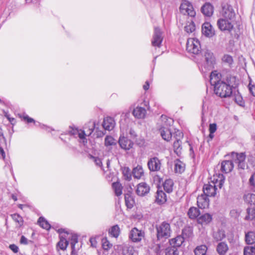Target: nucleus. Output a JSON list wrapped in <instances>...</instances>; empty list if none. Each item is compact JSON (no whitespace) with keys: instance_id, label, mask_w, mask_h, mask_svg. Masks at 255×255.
<instances>
[{"instance_id":"f257e3e1","label":"nucleus","mask_w":255,"mask_h":255,"mask_svg":"<svg viewBox=\"0 0 255 255\" xmlns=\"http://www.w3.org/2000/svg\"><path fill=\"white\" fill-rule=\"evenodd\" d=\"M210 82L216 96H239L240 93L235 87H231L221 80V74L217 71L210 74Z\"/></svg>"},{"instance_id":"f03ea898","label":"nucleus","mask_w":255,"mask_h":255,"mask_svg":"<svg viewBox=\"0 0 255 255\" xmlns=\"http://www.w3.org/2000/svg\"><path fill=\"white\" fill-rule=\"evenodd\" d=\"M225 182L223 175H219L218 179L214 178L213 181L204 185L203 190L204 194L210 197H214L217 194V187L221 188Z\"/></svg>"},{"instance_id":"7ed1b4c3","label":"nucleus","mask_w":255,"mask_h":255,"mask_svg":"<svg viewBox=\"0 0 255 255\" xmlns=\"http://www.w3.org/2000/svg\"><path fill=\"white\" fill-rule=\"evenodd\" d=\"M95 128V123H91L89 126L88 130L79 129L74 127H70L69 133L70 135L74 136L75 137H79V141L85 145L87 142L86 136L90 135L93 132Z\"/></svg>"},{"instance_id":"20e7f679","label":"nucleus","mask_w":255,"mask_h":255,"mask_svg":"<svg viewBox=\"0 0 255 255\" xmlns=\"http://www.w3.org/2000/svg\"><path fill=\"white\" fill-rule=\"evenodd\" d=\"M157 238L158 240L167 239L170 236L171 228L169 223L163 222L156 227Z\"/></svg>"},{"instance_id":"39448f33","label":"nucleus","mask_w":255,"mask_h":255,"mask_svg":"<svg viewBox=\"0 0 255 255\" xmlns=\"http://www.w3.org/2000/svg\"><path fill=\"white\" fill-rule=\"evenodd\" d=\"M179 10L184 15H187L191 17H194L196 15V12L192 4L186 0H182Z\"/></svg>"},{"instance_id":"423d86ee","label":"nucleus","mask_w":255,"mask_h":255,"mask_svg":"<svg viewBox=\"0 0 255 255\" xmlns=\"http://www.w3.org/2000/svg\"><path fill=\"white\" fill-rule=\"evenodd\" d=\"M200 44L199 41L196 38H189L186 43L187 50L194 54H198L200 52Z\"/></svg>"},{"instance_id":"0eeeda50","label":"nucleus","mask_w":255,"mask_h":255,"mask_svg":"<svg viewBox=\"0 0 255 255\" xmlns=\"http://www.w3.org/2000/svg\"><path fill=\"white\" fill-rule=\"evenodd\" d=\"M231 156L234 162L238 164V168L244 169L247 167V164L245 161L246 154L245 153H237L233 152L231 153Z\"/></svg>"},{"instance_id":"6e6552de","label":"nucleus","mask_w":255,"mask_h":255,"mask_svg":"<svg viewBox=\"0 0 255 255\" xmlns=\"http://www.w3.org/2000/svg\"><path fill=\"white\" fill-rule=\"evenodd\" d=\"M205 63L204 67L207 70H211L214 68L216 63V59L213 53L209 50H206L204 53Z\"/></svg>"},{"instance_id":"1a4fd4ad","label":"nucleus","mask_w":255,"mask_h":255,"mask_svg":"<svg viewBox=\"0 0 255 255\" xmlns=\"http://www.w3.org/2000/svg\"><path fill=\"white\" fill-rule=\"evenodd\" d=\"M63 228H60L57 230L60 237V241L57 243V246L59 249L63 251L66 249L69 243L66 238L68 234H67Z\"/></svg>"},{"instance_id":"9d476101","label":"nucleus","mask_w":255,"mask_h":255,"mask_svg":"<svg viewBox=\"0 0 255 255\" xmlns=\"http://www.w3.org/2000/svg\"><path fill=\"white\" fill-rule=\"evenodd\" d=\"M144 237V232L136 228H132L129 234V238L133 242H140Z\"/></svg>"},{"instance_id":"9b49d317","label":"nucleus","mask_w":255,"mask_h":255,"mask_svg":"<svg viewBox=\"0 0 255 255\" xmlns=\"http://www.w3.org/2000/svg\"><path fill=\"white\" fill-rule=\"evenodd\" d=\"M162 33L158 27L154 28V31L151 40V45L153 47L160 48L163 40Z\"/></svg>"},{"instance_id":"f8f14e48","label":"nucleus","mask_w":255,"mask_h":255,"mask_svg":"<svg viewBox=\"0 0 255 255\" xmlns=\"http://www.w3.org/2000/svg\"><path fill=\"white\" fill-rule=\"evenodd\" d=\"M232 21L221 18L217 21V25L221 31H231L234 28Z\"/></svg>"},{"instance_id":"ddd939ff","label":"nucleus","mask_w":255,"mask_h":255,"mask_svg":"<svg viewBox=\"0 0 255 255\" xmlns=\"http://www.w3.org/2000/svg\"><path fill=\"white\" fill-rule=\"evenodd\" d=\"M221 14L222 18L233 20L235 16V13L234 9L231 5L225 4L222 5Z\"/></svg>"},{"instance_id":"4468645a","label":"nucleus","mask_w":255,"mask_h":255,"mask_svg":"<svg viewBox=\"0 0 255 255\" xmlns=\"http://www.w3.org/2000/svg\"><path fill=\"white\" fill-rule=\"evenodd\" d=\"M147 166L150 171H158L161 168V163L157 157H154L148 160Z\"/></svg>"},{"instance_id":"2eb2a0df","label":"nucleus","mask_w":255,"mask_h":255,"mask_svg":"<svg viewBox=\"0 0 255 255\" xmlns=\"http://www.w3.org/2000/svg\"><path fill=\"white\" fill-rule=\"evenodd\" d=\"M119 143L121 147L125 150H129L132 148L133 142L127 137L121 136L119 139Z\"/></svg>"},{"instance_id":"dca6fc26","label":"nucleus","mask_w":255,"mask_h":255,"mask_svg":"<svg viewBox=\"0 0 255 255\" xmlns=\"http://www.w3.org/2000/svg\"><path fill=\"white\" fill-rule=\"evenodd\" d=\"M18 116L21 119H23L27 123H33L36 126H39L41 128L45 129L48 131H50V130H52L51 128L47 127L44 125H41L38 122H35L34 119L30 118L28 115L25 114H18Z\"/></svg>"},{"instance_id":"f3484780","label":"nucleus","mask_w":255,"mask_h":255,"mask_svg":"<svg viewBox=\"0 0 255 255\" xmlns=\"http://www.w3.org/2000/svg\"><path fill=\"white\" fill-rule=\"evenodd\" d=\"M149 191L150 187L149 185L145 182H141L137 185L136 193L138 196H144L146 195Z\"/></svg>"},{"instance_id":"a211bd4d","label":"nucleus","mask_w":255,"mask_h":255,"mask_svg":"<svg viewBox=\"0 0 255 255\" xmlns=\"http://www.w3.org/2000/svg\"><path fill=\"white\" fill-rule=\"evenodd\" d=\"M115 125L116 123L113 118L107 117L104 119L102 126L105 130L111 131L114 129Z\"/></svg>"},{"instance_id":"6ab92c4d","label":"nucleus","mask_w":255,"mask_h":255,"mask_svg":"<svg viewBox=\"0 0 255 255\" xmlns=\"http://www.w3.org/2000/svg\"><path fill=\"white\" fill-rule=\"evenodd\" d=\"M197 203L199 208L205 209L209 205V200L208 196L203 194L198 196Z\"/></svg>"},{"instance_id":"aec40b11","label":"nucleus","mask_w":255,"mask_h":255,"mask_svg":"<svg viewBox=\"0 0 255 255\" xmlns=\"http://www.w3.org/2000/svg\"><path fill=\"white\" fill-rule=\"evenodd\" d=\"M202 33L207 37H212L215 34V31L209 22H205L202 26Z\"/></svg>"},{"instance_id":"412c9836","label":"nucleus","mask_w":255,"mask_h":255,"mask_svg":"<svg viewBox=\"0 0 255 255\" xmlns=\"http://www.w3.org/2000/svg\"><path fill=\"white\" fill-rule=\"evenodd\" d=\"M202 13L208 17L211 16L214 12V7L209 2H206L202 7L201 9Z\"/></svg>"},{"instance_id":"4be33fe9","label":"nucleus","mask_w":255,"mask_h":255,"mask_svg":"<svg viewBox=\"0 0 255 255\" xmlns=\"http://www.w3.org/2000/svg\"><path fill=\"white\" fill-rule=\"evenodd\" d=\"M64 230L65 231V232L68 234L66 238L68 241H70L72 248L74 249L76 244L78 243V235L75 233H72L71 231L67 229H64Z\"/></svg>"},{"instance_id":"5701e85b","label":"nucleus","mask_w":255,"mask_h":255,"mask_svg":"<svg viewBox=\"0 0 255 255\" xmlns=\"http://www.w3.org/2000/svg\"><path fill=\"white\" fill-rule=\"evenodd\" d=\"M234 168V163L232 160H225L221 163V169L225 173L230 172Z\"/></svg>"},{"instance_id":"b1692460","label":"nucleus","mask_w":255,"mask_h":255,"mask_svg":"<svg viewBox=\"0 0 255 255\" xmlns=\"http://www.w3.org/2000/svg\"><path fill=\"white\" fill-rule=\"evenodd\" d=\"M132 114L135 118L144 119L146 114V111L143 108L137 107L132 111Z\"/></svg>"},{"instance_id":"393cba45","label":"nucleus","mask_w":255,"mask_h":255,"mask_svg":"<svg viewBox=\"0 0 255 255\" xmlns=\"http://www.w3.org/2000/svg\"><path fill=\"white\" fill-rule=\"evenodd\" d=\"M132 175L137 179H140L144 176V173L142 167L141 165H137L132 170Z\"/></svg>"},{"instance_id":"a878e982","label":"nucleus","mask_w":255,"mask_h":255,"mask_svg":"<svg viewBox=\"0 0 255 255\" xmlns=\"http://www.w3.org/2000/svg\"><path fill=\"white\" fill-rule=\"evenodd\" d=\"M161 136L166 141H169L172 137L171 132L168 128L161 127L159 129Z\"/></svg>"},{"instance_id":"bb28decb","label":"nucleus","mask_w":255,"mask_h":255,"mask_svg":"<svg viewBox=\"0 0 255 255\" xmlns=\"http://www.w3.org/2000/svg\"><path fill=\"white\" fill-rule=\"evenodd\" d=\"M174 171L176 173H183L185 169V164L180 160L177 159L174 160Z\"/></svg>"},{"instance_id":"cd10ccee","label":"nucleus","mask_w":255,"mask_h":255,"mask_svg":"<svg viewBox=\"0 0 255 255\" xmlns=\"http://www.w3.org/2000/svg\"><path fill=\"white\" fill-rule=\"evenodd\" d=\"M228 250V246L227 244L224 242L219 243L216 247V251L220 255H225Z\"/></svg>"},{"instance_id":"c85d7f7f","label":"nucleus","mask_w":255,"mask_h":255,"mask_svg":"<svg viewBox=\"0 0 255 255\" xmlns=\"http://www.w3.org/2000/svg\"><path fill=\"white\" fill-rule=\"evenodd\" d=\"M166 201V195L162 190H158L156 193L155 202L158 204H162Z\"/></svg>"},{"instance_id":"c756f323","label":"nucleus","mask_w":255,"mask_h":255,"mask_svg":"<svg viewBox=\"0 0 255 255\" xmlns=\"http://www.w3.org/2000/svg\"><path fill=\"white\" fill-rule=\"evenodd\" d=\"M212 220V217L208 213L202 215L197 220L198 223L201 225H207L210 223Z\"/></svg>"},{"instance_id":"7c9ffc66","label":"nucleus","mask_w":255,"mask_h":255,"mask_svg":"<svg viewBox=\"0 0 255 255\" xmlns=\"http://www.w3.org/2000/svg\"><path fill=\"white\" fill-rule=\"evenodd\" d=\"M183 242V238L181 236H179L175 238L170 240L169 243L171 247L177 249L178 247H179L181 246Z\"/></svg>"},{"instance_id":"2f4dec72","label":"nucleus","mask_w":255,"mask_h":255,"mask_svg":"<svg viewBox=\"0 0 255 255\" xmlns=\"http://www.w3.org/2000/svg\"><path fill=\"white\" fill-rule=\"evenodd\" d=\"M225 232L222 230H219L217 231L214 232L213 233V238L216 242L221 241L225 238Z\"/></svg>"},{"instance_id":"473e14b6","label":"nucleus","mask_w":255,"mask_h":255,"mask_svg":"<svg viewBox=\"0 0 255 255\" xmlns=\"http://www.w3.org/2000/svg\"><path fill=\"white\" fill-rule=\"evenodd\" d=\"M160 120L162 123V127L168 128L173 125L174 121L172 118H168L166 116L162 115L160 117Z\"/></svg>"},{"instance_id":"72a5a7b5","label":"nucleus","mask_w":255,"mask_h":255,"mask_svg":"<svg viewBox=\"0 0 255 255\" xmlns=\"http://www.w3.org/2000/svg\"><path fill=\"white\" fill-rule=\"evenodd\" d=\"M245 241L247 244L252 245L255 243V233L250 231L245 235Z\"/></svg>"},{"instance_id":"f704fd0d","label":"nucleus","mask_w":255,"mask_h":255,"mask_svg":"<svg viewBox=\"0 0 255 255\" xmlns=\"http://www.w3.org/2000/svg\"><path fill=\"white\" fill-rule=\"evenodd\" d=\"M174 183L172 179L166 180L163 183V188L167 193H171L173 191Z\"/></svg>"},{"instance_id":"c9c22d12","label":"nucleus","mask_w":255,"mask_h":255,"mask_svg":"<svg viewBox=\"0 0 255 255\" xmlns=\"http://www.w3.org/2000/svg\"><path fill=\"white\" fill-rule=\"evenodd\" d=\"M245 219L247 221H252L255 219V208L249 207L247 209V215Z\"/></svg>"},{"instance_id":"e433bc0d","label":"nucleus","mask_w":255,"mask_h":255,"mask_svg":"<svg viewBox=\"0 0 255 255\" xmlns=\"http://www.w3.org/2000/svg\"><path fill=\"white\" fill-rule=\"evenodd\" d=\"M207 251V247L206 245H200L197 246L194 250L195 255H206Z\"/></svg>"},{"instance_id":"4c0bfd02","label":"nucleus","mask_w":255,"mask_h":255,"mask_svg":"<svg viewBox=\"0 0 255 255\" xmlns=\"http://www.w3.org/2000/svg\"><path fill=\"white\" fill-rule=\"evenodd\" d=\"M244 199L246 202L251 205L255 204V194L253 193H247L245 194Z\"/></svg>"},{"instance_id":"58836bf2","label":"nucleus","mask_w":255,"mask_h":255,"mask_svg":"<svg viewBox=\"0 0 255 255\" xmlns=\"http://www.w3.org/2000/svg\"><path fill=\"white\" fill-rule=\"evenodd\" d=\"M125 199L126 206L128 208H131L134 204V200L130 194H126L125 195Z\"/></svg>"},{"instance_id":"ea45409f","label":"nucleus","mask_w":255,"mask_h":255,"mask_svg":"<svg viewBox=\"0 0 255 255\" xmlns=\"http://www.w3.org/2000/svg\"><path fill=\"white\" fill-rule=\"evenodd\" d=\"M188 215L190 218L195 219L200 215V212L198 208L193 207L189 209Z\"/></svg>"},{"instance_id":"a19ab883","label":"nucleus","mask_w":255,"mask_h":255,"mask_svg":"<svg viewBox=\"0 0 255 255\" xmlns=\"http://www.w3.org/2000/svg\"><path fill=\"white\" fill-rule=\"evenodd\" d=\"M117 144L116 140L111 136L107 135L105 138V145L107 147L115 145Z\"/></svg>"},{"instance_id":"79ce46f5","label":"nucleus","mask_w":255,"mask_h":255,"mask_svg":"<svg viewBox=\"0 0 255 255\" xmlns=\"http://www.w3.org/2000/svg\"><path fill=\"white\" fill-rule=\"evenodd\" d=\"M174 151L177 155H180L181 153V141L179 139H176L173 143Z\"/></svg>"},{"instance_id":"37998d69","label":"nucleus","mask_w":255,"mask_h":255,"mask_svg":"<svg viewBox=\"0 0 255 255\" xmlns=\"http://www.w3.org/2000/svg\"><path fill=\"white\" fill-rule=\"evenodd\" d=\"M120 233V228L117 225L113 226L109 230V234L115 238H117L119 236Z\"/></svg>"},{"instance_id":"c03bdc74","label":"nucleus","mask_w":255,"mask_h":255,"mask_svg":"<svg viewBox=\"0 0 255 255\" xmlns=\"http://www.w3.org/2000/svg\"><path fill=\"white\" fill-rule=\"evenodd\" d=\"M38 223L39 226L44 229L48 230L50 228V225L49 224L47 221H46L45 219L42 217H41L39 218Z\"/></svg>"},{"instance_id":"a18cd8bd","label":"nucleus","mask_w":255,"mask_h":255,"mask_svg":"<svg viewBox=\"0 0 255 255\" xmlns=\"http://www.w3.org/2000/svg\"><path fill=\"white\" fill-rule=\"evenodd\" d=\"M112 187L114 190L115 193L117 196H119L122 194V187L119 182H114L112 184Z\"/></svg>"},{"instance_id":"49530a36","label":"nucleus","mask_w":255,"mask_h":255,"mask_svg":"<svg viewBox=\"0 0 255 255\" xmlns=\"http://www.w3.org/2000/svg\"><path fill=\"white\" fill-rule=\"evenodd\" d=\"M195 29V25L192 20L190 22H188L184 27L185 31L188 33L193 32Z\"/></svg>"},{"instance_id":"de8ad7c7","label":"nucleus","mask_w":255,"mask_h":255,"mask_svg":"<svg viewBox=\"0 0 255 255\" xmlns=\"http://www.w3.org/2000/svg\"><path fill=\"white\" fill-rule=\"evenodd\" d=\"M12 219L17 223H18L19 226H21L23 225V220L19 214H14L11 215Z\"/></svg>"},{"instance_id":"09e8293b","label":"nucleus","mask_w":255,"mask_h":255,"mask_svg":"<svg viewBox=\"0 0 255 255\" xmlns=\"http://www.w3.org/2000/svg\"><path fill=\"white\" fill-rule=\"evenodd\" d=\"M222 61L224 63L228 64L230 66L233 64L234 61L232 56L228 54H226L224 55V56L222 58Z\"/></svg>"},{"instance_id":"8fccbe9b","label":"nucleus","mask_w":255,"mask_h":255,"mask_svg":"<svg viewBox=\"0 0 255 255\" xmlns=\"http://www.w3.org/2000/svg\"><path fill=\"white\" fill-rule=\"evenodd\" d=\"M166 255H179V253L177 251V249L171 247L168 248L166 251Z\"/></svg>"},{"instance_id":"3c124183","label":"nucleus","mask_w":255,"mask_h":255,"mask_svg":"<svg viewBox=\"0 0 255 255\" xmlns=\"http://www.w3.org/2000/svg\"><path fill=\"white\" fill-rule=\"evenodd\" d=\"M123 175L126 180L130 181L131 179L132 173H131L129 168H125L123 170Z\"/></svg>"},{"instance_id":"603ef678","label":"nucleus","mask_w":255,"mask_h":255,"mask_svg":"<svg viewBox=\"0 0 255 255\" xmlns=\"http://www.w3.org/2000/svg\"><path fill=\"white\" fill-rule=\"evenodd\" d=\"M112 247V245L107 239L102 240V247L104 250L108 251Z\"/></svg>"},{"instance_id":"864d4df0","label":"nucleus","mask_w":255,"mask_h":255,"mask_svg":"<svg viewBox=\"0 0 255 255\" xmlns=\"http://www.w3.org/2000/svg\"><path fill=\"white\" fill-rule=\"evenodd\" d=\"M89 158L93 160L97 166H98L100 167H102V162L100 158L94 156L92 155H89Z\"/></svg>"},{"instance_id":"5fc2aeb1","label":"nucleus","mask_w":255,"mask_h":255,"mask_svg":"<svg viewBox=\"0 0 255 255\" xmlns=\"http://www.w3.org/2000/svg\"><path fill=\"white\" fill-rule=\"evenodd\" d=\"M134 250L132 247H126L123 250V255H133Z\"/></svg>"},{"instance_id":"6e6d98bb","label":"nucleus","mask_w":255,"mask_h":255,"mask_svg":"<svg viewBox=\"0 0 255 255\" xmlns=\"http://www.w3.org/2000/svg\"><path fill=\"white\" fill-rule=\"evenodd\" d=\"M235 102L241 107L245 106V101L243 100V97H234Z\"/></svg>"},{"instance_id":"4d7b16f0","label":"nucleus","mask_w":255,"mask_h":255,"mask_svg":"<svg viewBox=\"0 0 255 255\" xmlns=\"http://www.w3.org/2000/svg\"><path fill=\"white\" fill-rule=\"evenodd\" d=\"M241 214V211L238 209H232L230 211V215L232 217L234 218H237L239 217Z\"/></svg>"},{"instance_id":"13d9d810","label":"nucleus","mask_w":255,"mask_h":255,"mask_svg":"<svg viewBox=\"0 0 255 255\" xmlns=\"http://www.w3.org/2000/svg\"><path fill=\"white\" fill-rule=\"evenodd\" d=\"M209 132L211 133H214L217 130V125L216 124H211L209 125Z\"/></svg>"},{"instance_id":"bf43d9fd","label":"nucleus","mask_w":255,"mask_h":255,"mask_svg":"<svg viewBox=\"0 0 255 255\" xmlns=\"http://www.w3.org/2000/svg\"><path fill=\"white\" fill-rule=\"evenodd\" d=\"M9 248L14 253H17L18 252L19 248L18 246L14 244L10 245L9 246Z\"/></svg>"},{"instance_id":"052dcab7","label":"nucleus","mask_w":255,"mask_h":255,"mask_svg":"<svg viewBox=\"0 0 255 255\" xmlns=\"http://www.w3.org/2000/svg\"><path fill=\"white\" fill-rule=\"evenodd\" d=\"M248 87L249 90L252 94V96H255V86L252 85L251 84H249Z\"/></svg>"},{"instance_id":"680f3d73","label":"nucleus","mask_w":255,"mask_h":255,"mask_svg":"<svg viewBox=\"0 0 255 255\" xmlns=\"http://www.w3.org/2000/svg\"><path fill=\"white\" fill-rule=\"evenodd\" d=\"M29 241L24 236H22L20 238V243L23 245H27Z\"/></svg>"},{"instance_id":"e2e57ef3","label":"nucleus","mask_w":255,"mask_h":255,"mask_svg":"<svg viewBox=\"0 0 255 255\" xmlns=\"http://www.w3.org/2000/svg\"><path fill=\"white\" fill-rule=\"evenodd\" d=\"M250 184L255 186V173L253 174L249 179Z\"/></svg>"},{"instance_id":"0e129e2a","label":"nucleus","mask_w":255,"mask_h":255,"mask_svg":"<svg viewBox=\"0 0 255 255\" xmlns=\"http://www.w3.org/2000/svg\"><path fill=\"white\" fill-rule=\"evenodd\" d=\"M135 142L140 147L144 146L145 143V141L143 138H139L136 140Z\"/></svg>"},{"instance_id":"69168bd1","label":"nucleus","mask_w":255,"mask_h":255,"mask_svg":"<svg viewBox=\"0 0 255 255\" xmlns=\"http://www.w3.org/2000/svg\"><path fill=\"white\" fill-rule=\"evenodd\" d=\"M129 134H130L131 138H134L136 137V134L134 130L131 128L129 130Z\"/></svg>"},{"instance_id":"338daca9","label":"nucleus","mask_w":255,"mask_h":255,"mask_svg":"<svg viewBox=\"0 0 255 255\" xmlns=\"http://www.w3.org/2000/svg\"><path fill=\"white\" fill-rule=\"evenodd\" d=\"M0 154L1 155L2 158L3 159L5 158V152L4 151V150L3 149V148L0 146Z\"/></svg>"},{"instance_id":"774afa93","label":"nucleus","mask_w":255,"mask_h":255,"mask_svg":"<svg viewBox=\"0 0 255 255\" xmlns=\"http://www.w3.org/2000/svg\"><path fill=\"white\" fill-rule=\"evenodd\" d=\"M8 121L10 123L11 125H14L16 123V121L14 118L10 117Z\"/></svg>"}]
</instances>
